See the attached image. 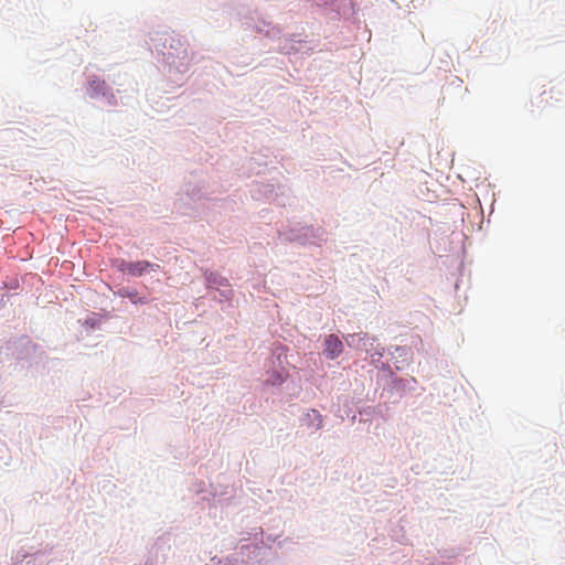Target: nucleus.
<instances>
[{"label": "nucleus", "instance_id": "obj_3", "mask_svg": "<svg viewBox=\"0 0 565 565\" xmlns=\"http://www.w3.org/2000/svg\"><path fill=\"white\" fill-rule=\"evenodd\" d=\"M119 295L121 297H127L131 300V302L134 303H146L147 302V298L146 297H140L138 291L136 289H121L119 291Z\"/></svg>", "mask_w": 565, "mask_h": 565}, {"label": "nucleus", "instance_id": "obj_2", "mask_svg": "<svg viewBox=\"0 0 565 565\" xmlns=\"http://www.w3.org/2000/svg\"><path fill=\"white\" fill-rule=\"evenodd\" d=\"M324 345V352L329 359H335L343 351V344L341 340L334 334H330L326 338Z\"/></svg>", "mask_w": 565, "mask_h": 565}, {"label": "nucleus", "instance_id": "obj_1", "mask_svg": "<svg viewBox=\"0 0 565 565\" xmlns=\"http://www.w3.org/2000/svg\"><path fill=\"white\" fill-rule=\"evenodd\" d=\"M156 264H151L147 260L124 263L120 267L122 271L128 273L132 276H141L148 268H158Z\"/></svg>", "mask_w": 565, "mask_h": 565}]
</instances>
